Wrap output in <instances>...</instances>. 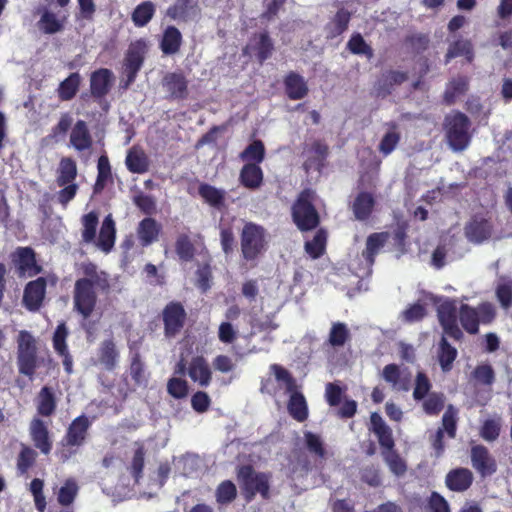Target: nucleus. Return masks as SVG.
<instances>
[{
  "mask_svg": "<svg viewBox=\"0 0 512 512\" xmlns=\"http://www.w3.org/2000/svg\"><path fill=\"white\" fill-rule=\"evenodd\" d=\"M79 271L81 277L76 279L73 288V311L87 320L96 310L99 296L111 293L112 279L92 261L82 262Z\"/></svg>",
  "mask_w": 512,
  "mask_h": 512,
  "instance_id": "nucleus-1",
  "label": "nucleus"
},
{
  "mask_svg": "<svg viewBox=\"0 0 512 512\" xmlns=\"http://www.w3.org/2000/svg\"><path fill=\"white\" fill-rule=\"evenodd\" d=\"M425 305H432L437 310V316L443 330L438 358L442 370L448 371V299L436 296L431 292L422 291L419 301L402 311L401 320L406 323L421 321L426 316Z\"/></svg>",
  "mask_w": 512,
  "mask_h": 512,
  "instance_id": "nucleus-2",
  "label": "nucleus"
},
{
  "mask_svg": "<svg viewBox=\"0 0 512 512\" xmlns=\"http://www.w3.org/2000/svg\"><path fill=\"white\" fill-rule=\"evenodd\" d=\"M370 431L376 435L381 447L382 458L391 473L397 477L405 475L408 468L407 463L395 449L392 429L377 412L370 415Z\"/></svg>",
  "mask_w": 512,
  "mask_h": 512,
  "instance_id": "nucleus-3",
  "label": "nucleus"
},
{
  "mask_svg": "<svg viewBox=\"0 0 512 512\" xmlns=\"http://www.w3.org/2000/svg\"><path fill=\"white\" fill-rule=\"evenodd\" d=\"M269 247L266 229L257 223L246 222L240 233L241 257L255 266Z\"/></svg>",
  "mask_w": 512,
  "mask_h": 512,
  "instance_id": "nucleus-4",
  "label": "nucleus"
},
{
  "mask_svg": "<svg viewBox=\"0 0 512 512\" xmlns=\"http://www.w3.org/2000/svg\"><path fill=\"white\" fill-rule=\"evenodd\" d=\"M276 382L283 385L286 393L290 394L287 409L290 416L298 422L308 418V406L304 395L297 390L296 379L280 364H271L269 367Z\"/></svg>",
  "mask_w": 512,
  "mask_h": 512,
  "instance_id": "nucleus-5",
  "label": "nucleus"
},
{
  "mask_svg": "<svg viewBox=\"0 0 512 512\" xmlns=\"http://www.w3.org/2000/svg\"><path fill=\"white\" fill-rule=\"evenodd\" d=\"M315 196L314 190L305 188L298 194L292 205V220L302 232L311 231L320 223V216L314 205Z\"/></svg>",
  "mask_w": 512,
  "mask_h": 512,
  "instance_id": "nucleus-6",
  "label": "nucleus"
},
{
  "mask_svg": "<svg viewBox=\"0 0 512 512\" xmlns=\"http://www.w3.org/2000/svg\"><path fill=\"white\" fill-rule=\"evenodd\" d=\"M237 480L246 502H251L256 494L264 500L270 498V473L256 472L251 465H243L238 469Z\"/></svg>",
  "mask_w": 512,
  "mask_h": 512,
  "instance_id": "nucleus-7",
  "label": "nucleus"
},
{
  "mask_svg": "<svg viewBox=\"0 0 512 512\" xmlns=\"http://www.w3.org/2000/svg\"><path fill=\"white\" fill-rule=\"evenodd\" d=\"M497 316L496 307L489 301L481 302L477 307L461 304L458 318L462 328L470 335L479 333V326L490 325Z\"/></svg>",
  "mask_w": 512,
  "mask_h": 512,
  "instance_id": "nucleus-8",
  "label": "nucleus"
},
{
  "mask_svg": "<svg viewBox=\"0 0 512 512\" xmlns=\"http://www.w3.org/2000/svg\"><path fill=\"white\" fill-rule=\"evenodd\" d=\"M90 426L91 422L84 414L72 420L61 440L64 449L59 453V458L62 462L69 460L72 455L77 453L75 448L84 445Z\"/></svg>",
  "mask_w": 512,
  "mask_h": 512,
  "instance_id": "nucleus-9",
  "label": "nucleus"
},
{
  "mask_svg": "<svg viewBox=\"0 0 512 512\" xmlns=\"http://www.w3.org/2000/svg\"><path fill=\"white\" fill-rule=\"evenodd\" d=\"M470 128L471 121L466 114L457 111L450 117V148L453 151L461 152L469 146Z\"/></svg>",
  "mask_w": 512,
  "mask_h": 512,
  "instance_id": "nucleus-10",
  "label": "nucleus"
},
{
  "mask_svg": "<svg viewBox=\"0 0 512 512\" xmlns=\"http://www.w3.org/2000/svg\"><path fill=\"white\" fill-rule=\"evenodd\" d=\"M187 313L179 301L169 302L162 310L164 335L166 338H175L184 328Z\"/></svg>",
  "mask_w": 512,
  "mask_h": 512,
  "instance_id": "nucleus-11",
  "label": "nucleus"
},
{
  "mask_svg": "<svg viewBox=\"0 0 512 512\" xmlns=\"http://www.w3.org/2000/svg\"><path fill=\"white\" fill-rule=\"evenodd\" d=\"M146 50L147 45L143 39L130 44L124 61L125 87L130 86L136 80L137 74L144 63Z\"/></svg>",
  "mask_w": 512,
  "mask_h": 512,
  "instance_id": "nucleus-12",
  "label": "nucleus"
},
{
  "mask_svg": "<svg viewBox=\"0 0 512 512\" xmlns=\"http://www.w3.org/2000/svg\"><path fill=\"white\" fill-rule=\"evenodd\" d=\"M29 434L36 449L43 455H49L53 440L48 425L39 417H34L29 424Z\"/></svg>",
  "mask_w": 512,
  "mask_h": 512,
  "instance_id": "nucleus-13",
  "label": "nucleus"
},
{
  "mask_svg": "<svg viewBox=\"0 0 512 512\" xmlns=\"http://www.w3.org/2000/svg\"><path fill=\"white\" fill-rule=\"evenodd\" d=\"M162 86L170 101L184 100L188 97V80L181 72H168L162 79Z\"/></svg>",
  "mask_w": 512,
  "mask_h": 512,
  "instance_id": "nucleus-14",
  "label": "nucleus"
},
{
  "mask_svg": "<svg viewBox=\"0 0 512 512\" xmlns=\"http://www.w3.org/2000/svg\"><path fill=\"white\" fill-rule=\"evenodd\" d=\"M13 261L19 276L33 277L42 271V267L37 264L35 252L31 247L17 248Z\"/></svg>",
  "mask_w": 512,
  "mask_h": 512,
  "instance_id": "nucleus-15",
  "label": "nucleus"
},
{
  "mask_svg": "<svg viewBox=\"0 0 512 512\" xmlns=\"http://www.w3.org/2000/svg\"><path fill=\"white\" fill-rule=\"evenodd\" d=\"M471 462L473 468L482 476H491L497 471V463L484 445H475L471 448Z\"/></svg>",
  "mask_w": 512,
  "mask_h": 512,
  "instance_id": "nucleus-16",
  "label": "nucleus"
},
{
  "mask_svg": "<svg viewBox=\"0 0 512 512\" xmlns=\"http://www.w3.org/2000/svg\"><path fill=\"white\" fill-rule=\"evenodd\" d=\"M493 226L482 215H474L465 226L466 237L474 243H482L491 237Z\"/></svg>",
  "mask_w": 512,
  "mask_h": 512,
  "instance_id": "nucleus-17",
  "label": "nucleus"
},
{
  "mask_svg": "<svg viewBox=\"0 0 512 512\" xmlns=\"http://www.w3.org/2000/svg\"><path fill=\"white\" fill-rule=\"evenodd\" d=\"M46 284V279L39 277L26 285L23 303L28 310L36 311L41 307L45 297Z\"/></svg>",
  "mask_w": 512,
  "mask_h": 512,
  "instance_id": "nucleus-18",
  "label": "nucleus"
},
{
  "mask_svg": "<svg viewBox=\"0 0 512 512\" xmlns=\"http://www.w3.org/2000/svg\"><path fill=\"white\" fill-rule=\"evenodd\" d=\"M408 79L406 72L388 70L383 72L374 85L377 97L385 98L392 93L395 85H401Z\"/></svg>",
  "mask_w": 512,
  "mask_h": 512,
  "instance_id": "nucleus-19",
  "label": "nucleus"
},
{
  "mask_svg": "<svg viewBox=\"0 0 512 512\" xmlns=\"http://www.w3.org/2000/svg\"><path fill=\"white\" fill-rule=\"evenodd\" d=\"M120 353L113 338L103 340L97 349L96 363L107 371H114L119 362Z\"/></svg>",
  "mask_w": 512,
  "mask_h": 512,
  "instance_id": "nucleus-20",
  "label": "nucleus"
},
{
  "mask_svg": "<svg viewBox=\"0 0 512 512\" xmlns=\"http://www.w3.org/2000/svg\"><path fill=\"white\" fill-rule=\"evenodd\" d=\"M190 379L201 387H208L212 381V371L204 356H194L188 366Z\"/></svg>",
  "mask_w": 512,
  "mask_h": 512,
  "instance_id": "nucleus-21",
  "label": "nucleus"
},
{
  "mask_svg": "<svg viewBox=\"0 0 512 512\" xmlns=\"http://www.w3.org/2000/svg\"><path fill=\"white\" fill-rule=\"evenodd\" d=\"M113 84V73L107 68H100L91 73L90 92L96 99L105 97Z\"/></svg>",
  "mask_w": 512,
  "mask_h": 512,
  "instance_id": "nucleus-22",
  "label": "nucleus"
},
{
  "mask_svg": "<svg viewBox=\"0 0 512 512\" xmlns=\"http://www.w3.org/2000/svg\"><path fill=\"white\" fill-rule=\"evenodd\" d=\"M329 154V147L320 140H315L309 149V155L303 163V169L308 173L310 171L320 172L326 163Z\"/></svg>",
  "mask_w": 512,
  "mask_h": 512,
  "instance_id": "nucleus-23",
  "label": "nucleus"
},
{
  "mask_svg": "<svg viewBox=\"0 0 512 512\" xmlns=\"http://www.w3.org/2000/svg\"><path fill=\"white\" fill-rule=\"evenodd\" d=\"M375 204L376 200L372 193L361 191L355 196L350 208L355 219L364 222L371 217Z\"/></svg>",
  "mask_w": 512,
  "mask_h": 512,
  "instance_id": "nucleus-24",
  "label": "nucleus"
},
{
  "mask_svg": "<svg viewBox=\"0 0 512 512\" xmlns=\"http://www.w3.org/2000/svg\"><path fill=\"white\" fill-rule=\"evenodd\" d=\"M240 184L252 191L259 189L264 181V173L259 164L245 163L239 174Z\"/></svg>",
  "mask_w": 512,
  "mask_h": 512,
  "instance_id": "nucleus-25",
  "label": "nucleus"
},
{
  "mask_svg": "<svg viewBox=\"0 0 512 512\" xmlns=\"http://www.w3.org/2000/svg\"><path fill=\"white\" fill-rule=\"evenodd\" d=\"M284 88L290 100H301L308 95L309 89L303 76L291 71L284 78Z\"/></svg>",
  "mask_w": 512,
  "mask_h": 512,
  "instance_id": "nucleus-26",
  "label": "nucleus"
},
{
  "mask_svg": "<svg viewBox=\"0 0 512 512\" xmlns=\"http://www.w3.org/2000/svg\"><path fill=\"white\" fill-rule=\"evenodd\" d=\"M70 144L79 152L88 150L92 147L93 139L88 125L84 120H78L72 127L70 133Z\"/></svg>",
  "mask_w": 512,
  "mask_h": 512,
  "instance_id": "nucleus-27",
  "label": "nucleus"
},
{
  "mask_svg": "<svg viewBox=\"0 0 512 512\" xmlns=\"http://www.w3.org/2000/svg\"><path fill=\"white\" fill-rule=\"evenodd\" d=\"M183 37L180 30L173 25L167 26L159 42V47L164 55H174L180 51Z\"/></svg>",
  "mask_w": 512,
  "mask_h": 512,
  "instance_id": "nucleus-28",
  "label": "nucleus"
},
{
  "mask_svg": "<svg viewBox=\"0 0 512 512\" xmlns=\"http://www.w3.org/2000/svg\"><path fill=\"white\" fill-rule=\"evenodd\" d=\"M390 234L388 232H375L366 239V247L362 251V257L371 267L375 263V257L388 241Z\"/></svg>",
  "mask_w": 512,
  "mask_h": 512,
  "instance_id": "nucleus-29",
  "label": "nucleus"
},
{
  "mask_svg": "<svg viewBox=\"0 0 512 512\" xmlns=\"http://www.w3.org/2000/svg\"><path fill=\"white\" fill-rule=\"evenodd\" d=\"M249 48L255 53L258 62L263 64L271 57L274 44L269 33L264 31L253 36Z\"/></svg>",
  "mask_w": 512,
  "mask_h": 512,
  "instance_id": "nucleus-30",
  "label": "nucleus"
},
{
  "mask_svg": "<svg viewBox=\"0 0 512 512\" xmlns=\"http://www.w3.org/2000/svg\"><path fill=\"white\" fill-rule=\"evenodd\" d=\"M37 414L42 417H51L57 409V400L53 389L43 386L36 397Z\"/></svg>",
  "mask_w": 512,
  "mask_h": 512,
  "instance_id": "nucleus-31",
  "label": "nucleus"
},
{
  "mask_svg": "<svg viewBox=\"0 0 512 512\" xmlns=\"http://www.w3.org/2000/svg\"><path fill=\"white\" fill-rule=\"evenodd\" d=\"M161 232V225L151 217H146L140 221L137 229L138 239L144 247L151 245L158 240Z\"/></svg>",
  "mask_w": 512,
  "mask_h": 512,
  "instance_id": "nucleus-32",
  "label": "nucleus"
},
{
  "mask_svg": "<svg viewBox=\"0 0 512 512\" xmlns=\"http://www.w3.org/2000/svg\"><path fill=\"white\" fill-rule=\"evenodd\" d=\"M350 20L351 13L347 9H338L335 15L325 26L327 38L334 39L343 34L348 29Z\"/></svg>",
  "mask_w": 512,
  "mask_h": 512,
  "instance_id": "nucleus-33",
  "label": "nucleus"
},
{
  "mask_svg": "<svg viewBox=\"0 0 512 512\" xmlns=\"http://www.w3.org/2000/svg\"><path fill=\"white\" fill-rule=\"evenodd\" d=\"M115 238V222L112 219L111 215H108L104 218L102 222L96 245L100 250H102L105 253H108L114 247Z\"/></svg>",
  "mask_w": 512,
  "mask_h": 512,
  "instance_id": "nucleus-34",
  "label": "nucleus"
},
{
  "mask_svg": "<svg viewBox=\"0 0 512 512\" xmlns=\"http://www.w3.org/2000/svg\"><path fill=\"white\" fill-rule=\"evenodd\" d=\"M130 350V376L137 386L145 387L148 383V373L141 359V354L138 350H133L132 348H130Z\"/></svg>",
  "mask_w": 512,
  "mask_h": 512,
  "instance_id": "nucleus-35",
  "label": "nucleus"
},
{
  "mask_svg": "<svg viewBox=\"0 0 512 512\" xmlns=\"http://www.w3.org/2000/svg\"><path fill=\"white\" fill-rule=\"evenodd\" d=\"M81 80V76L78 72L71 73L67 78L60 82L57 88L58 98L61 101L72 100L79 91Z\"/></svg>",
  "mask_w": 512,
  "mask_h": 512,
  "instance_id": "nucleus-36",
  "label": "nucleus"
},
{
  "mask_svg": "<svg viewBox=\"0 0 512 512\" xmlns=\"http://www.w3.org/2000/svg\"><path fill=\"white\" fill-rule=\"evenodd\" d=\"M155 13L156 5L151 1H143L132 11L131 20L135 27H145L153 19Z\"/></svg>",
  "mask_w": 512,
  "mask_h": 512,
  "instance_id": "nucleus-37",
  "label": "nucleus"
},
{
  "mask_svg": "<svg viewBox=\"0 0 512 512\" xmlns=\"http://www.w3.org/2000/svg\"><path fill=\"white\" fill-rule=\"evenodd\" d=\"M127 169L136 174H143L149 170V159L143 150L131 148L125 160Z\"/></svg>",
  "mask_w": 512,
  "mask_h": 512,
  "instance_id": "nucleus-38",
  "label": "nucleus"
},
{
  "mask_svg": "<svg viewBox=\"0 0 512 512\" xmlns=\"http://www.w3.org/2000/svg\"><path fill=\"white\" fill-rule=\"evenodd\" d=\"M198 193L207 204L214 208L221 209L225 205L226 192L224 190L208 183H202L198 188Z\"/></svg>",
  "mask_w": 512,
  "mask_h": 512,
  "instance_id": "nucleus-39",
  "label": "nucleus"
},
{
  "mask_svg": "<svg viewBox=\"0 0 512 512\" xmlns=\"http://www.w3.org/2000/svg\"><path fill=\"white\" fill-rule=\"evenodd\" d=\"M77 177V165L71 157H63L60 160L56 183L59 187L73 183Z\"/></svg>",
  "mask_w": 512,
  "mask_h": 512,
  "instance_id": "nucleus-40",
  "label": "nucleus"
},
{
  "mask_svg": "<svg viewBox=\"0 0 512 512\" xmlns=\"http://www.w3.org/2000/svg\"><path fill=\"white\" fill-rule=\"evenodd\" d=\"M473 482V474L467 468H457L450 471V490L463 492L466 491Z\"/></svg>",
  "mask_w": 512,
  "mask_h": 512,
  "instance_id": "nucleus-41",
  "label": "nucleus"
},
{
  "mask_svg": "<svg viewBox=\"0 0 512 512\" xmlns=\"http://www.w3.org/2000/svg\"><path fill=\"white\" fill-rule=\"evenodd\" d=\"M471 379L476 385L491 387L496 381L495 370L489 363L478 364L471 372Z\"/></svg>",
  "mask_w": 512,
  "mask_h": 512,
  "instance_id": "nucleus-42",
  "label": "nucleus"
},
{
  "mask_svg": "<svg viewBox=\"0 0 512 512\" xmlns=\"http://www.w3.org/2000/svg\"><path fill=\"white\" fill-rule=\"evenodd\" d=\"M193 0H175L166 10V16L173 21L187 22L189 12L193 9Z\"/></svg>",
  "mask_w": 512,
  "mask_h": 512,
  "instance_id": "nucleus-43",
  "label": "nucleus"
},
{
  "mask_svg": "<svg viewBox=\"0 0 512 512\" xmlns=\"http://www.w3.org/2000/svg\"><path fill=\"white\" fill-rule=\"evenodd\" d=\"M108 181H112V171L109 158L102 154L97 162V177L94 185V191L100 192L104 189Z\"/></svg>",
  "mask_w": 512,
  "mask_h": 512,
  "instance_id": "nucleus-44",
  "label": "nucleus"
},
{
  "mask_svg": "<svg viewBox=\"0 0 512 512\" xmlns=\"http://www.w3.org/2000/svg\"><path fill=\"white\" fill-rule=\"evenodd\" d=\"M387 125L390 127V130L384 134L378 147L380 153H382L384 156L391 154L401 139V135L397 131V124L395 122H390Z\"/></svg>",
  "mask_w": 512,
  "mask_h": 512,
  "instance_id": "nucleus-45",
  "label": "nucleus"
},
{
  "mask_svg": "<svg viewBox=\"0 0 512 512\" xmlns=\"http://www.w3.org/2000/svg\"><path fill=\"white\" fill-rule=\"evenodd\" d=\"M241 160L246 163H262L265 159V146L261 140H254L241 153Z\"/></svg>",
  "mask_w": 512,
  "mask_h": 512,
  "instance_id": "nucleus-46",
  "label": "nucleus"
},
{
  "mask_svg": "<svg viewBox=\"0 0 512 512\" xmlns=\"http://www.w3.org/2000/svg\"><path fill=\"white\" fill-rule=\"evenodd\" d=\"M350 339V331L343 322L332 323L327 343L331 347H342Z\"/></svg>",
  "mask_w": 512,
  "mask_h": 512,
  "instance_id": "nucleus-47",
  "label": "nucleus"
},
{
  "mask_svg": "<svg viewBox=\"0 0 512 512\" xmlns=\"http://www.w3.org/2000/svg\"><path fill=\"white\" fill-rule=\"evenodd\" d=\"M38 27L44 34H55L64 29L63 21L58 19L56 14L44 11L38 21Z\"/></svg>",
  "mask_w": 512,
  "mask_h": 512,
  "instance_id": "nucleus-48",
  "label": "nucleus"
},
{
  "mask_svg": "<svg viewBox=\"0 0 512 512\" xmlns=\"http://www.w3.org/2000/svg\"><path fill=\"white\" fill-rule=\"evenodd\" d=\"M327 235L323 229L318 230L312 240L305 243V251L313 259L320 258L326 248Z\"/></svg>",
  "mask_w": 512,
  "mask_h": 512,
  "instance_id": "nucleus-49",
  "label": "nucleus"
},
{
  "mask_svg": "<svg viewBox=\"0 0 512 512\" xmlns=\"http://www.w3.org/2000/svg\"><path fill=\"white\" fill-rule=\"evenodd\" d=\"M464 57L466 62L471 63L474 59V48L471 40L459 38L450 44V59Z\"/></svg>",
  "mask_w": 512,
  "mask_h": 512,
  "instance_id": "nucleus-50",
  "label": "nucleus"
},
{
  "mask_svg": "<svg viewBox=\"0 0 512 512\" xmlns=\"http://www.w3.org/2000/svg\"><path fill=\"white\" fill-rule=\"evenodd\" d=\"M17 366L20 374L33 379L37 368V353H17Z\"/></svg>",
  "mask_w": 512,
  "mask_h": 512,
  "instance_id": "nucleus-51",
  "label": "nucleus"
},
{
  "mask_svg": "<svg viewBox=\"0 0 512 512\" xmlns=\"http://www.w3.org/2000/svg\"><path fill=\"white\" fill-rule=\"evenodd\" d=\"M98 222V214L95 211H91L82 217V240L85 243L95 241Z\"/></svg>",
  "mask_w": 512,
  "mask_h": 512,
  "instance_id": "nucleus-52",
  "label": "nucleus"
},
{
  "mask_svg": "<svg viewBox=\"0 0 512 512\" xmlns=\"http://www.w3.org/2000/svg\"><path fill=\"white\" fill-rule=\"evenodd\" d=\"M175 251L180 260L188 262L195 256V247L187 234H180L175 242Z\"/></svg>",
  "mask_w": 512,
  "mask_h": 512,
  "instance_id": "nucleus-53",
  "label": "nucleus"
},
{
  "mask_svg": "<svg viewBox=\"0 0 512 512\" xmlns=\"http://www.w3.org/2000/svg\"><path fill=\"white\" fill-rule=\"evenodd\" d=\"M304 441L307 450L312 455L320 459H324L326 457V449L320 435L311 431H306L304 432Z\"/></svg>",
  "mask_w": 512,
  "mask_h": 512,
  "instance_id": "nucleus-54",
  "label": "nucleus"
},
{
  "mask_svg": "<svg viewBox=\"0 0 512 512\" xmlns=\"http://www.w3.org/2000/svg\"><path fill=\"white\" fill-rule=\"evenodd\" d=\"M79 487L73 479L65 481L64 485L59 489L57 501L61 506L71 505L77 497Z\"/></svg>",
  "mask_w": 512,
  "mask_h": 512,
  "instance_id": "nucleus-55",
  "label": "nucleus"
},
{
  "mask_svg": "<svg viewBox=\"0 0 512 512\" xmlns=\"http://www.w3.org/2000/svg\"><path fill=\"white\" fill-rule=\"evenodd\" d=\"M37 453L29 446L23 445L17 457V470L24 475L34 465Z\"/></svg>",
  "mask_w": 512,
  "mask_h": 512,
  "instance_id": "nucleus-56",
  "label": "nucleus"
},
{
  "mask_svg": "<svg viewBox=\"0 0 512 512\" xmlns=\"http://www.w3.org/2000/svg\"><path fill=\"white\" fill-rule=\"evenodd\" d=\"M360 479L370 487H379L382 484L381 470L376 464H369L360 469Z\"/></svg>",
  "mask_w": 512,
  "mask_h": 512,
  "instance_id": "nucleus-57",
  "label": "nucleus"
},
{
  "mask_svg": "<svg viewBox=\"0 0 512 512\" xmlns=\"http://www.w3.org/2000/svg\"><path fill=\"white\" fill-rule=\"evenodd\" d=\"M237 496L235 484L230 480L221 482L216 489V500L219 504L231 503Z\"/></svg>",
  "mask_w": 512,
  "mask_h": 512,
  "instance_id": "nucleus-58",
  "label": "nucleus"
},
{
  "mask_svg": "<svg viewBox=\"0 0 512 512\" xmlns=\"http://www.w3.org/2000/svg\"><path fill=\"white\" fill-rule=\"evenodd\" d=\"M347 49L355 55H373L372 48L366 43L360 33H354L347 43Z\"/></svg>",
  "mask_w": 512,
  "mask_h": 512,
  "instance_id": "nucleus-59",
  "label": "nucleus"
},
{
  "mask_svg": "<svg viewBox=\"0 0 512 512\" xmlns=\"http://www.w3.org/2000/svg\"><path fill=\"white\" fill-rule=\"evenodd\" d=\"M144 463L145 448L142 444H140L134 451V455L130 466V473L136 482H138L143 476Z\"/></svg>",
  "mask_w": 512,
  "mask_h": 512,
  "instance_id": "nucleus-60",
  "label": "nucleus"
},
{
  "mask_svg": "<svg viewBox=\"0 0 512 512\" xmlns=\"http://www.w3.org/2000/svg\"><path fill=\"white\" fill-rule=\"evenodd\" d=\"M495 295L501 308L509 309L512 306V280L499 283L496 286Z\"/></svg>",
  "mask_w": 512,
  "mask_h": 512,
  "instance_id": "nucleus-61",
  "label": "nucleus"
},
{
  "mask_svg": "<svg viewBox=\"0 0 512 512\" xmlns=\"http://www.w3.org/2000/svg\"><path fill=\"white\" fill-rule=\"evenodd\" d=\"M423 402V410L428 415H437L444 408V395L439 393H430L425 397Z\"/></svg>",
  "mask_w": 512,
  "mask_h": 512,
  "instance_id": "nucleus-62",
  "label": "nucleus"
},
{
  "mask_svg": "<svg viewBox=\"0 0 512 512\" xmlns=\"http://www.w3.org/2000/svg\"><path fill=\"white\" fill-rule=\"evenodd\" d=\"M500 431V419H487L481 426L480 436L488 442H493L499 437Z\"/></svg>",
  "mask_w": 512,
  "mask_h": 512,
  "instance_id": "nucleus-63",
  "label": "nucleus"
},
{
  "mask_svg": "<svg viewBox=\"0 0 512 512\" xmlns=\"http://www.w3.org/2000/svg\"><path fill=\"white\" fill-rule=\"evenodd\" d=\"M408 224L405 221L398 222L392 232V241L394 248L401 254L406 251Z\"/></svg>",
  "mask_w": 512,
  "mask_h": 512,
  "instance_id": "nucleus-64",
  "label": "nucleus"
}]
</instances>
